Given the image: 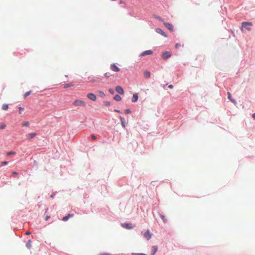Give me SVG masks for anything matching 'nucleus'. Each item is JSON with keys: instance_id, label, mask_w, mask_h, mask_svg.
<instances>
[{"instance_id": "f257e3e1", "label": "nucleus", "mask_w": 255, "mask_h": 255, "mask_svg": "<svg viewBox=\"0 0 255 255\" xmlns=\"http://www.w3.org/2000/svg\"><path fill=\"white\" fill-rule=\"evenodd\" d=\"M253 25V23L251 22H242V30H243V27H244L248 31L251 30V26Z\"/></svg>"}, {"instance_id": "f03ea898", "label": "nucleus", "mask_w": 255, "mask_h": 255, "mask_svg": "<svg viewBox=\"0 0 255 255\" xmlns=\"http://www.w3.org/2000/svg\"><path fill=\"white\" fill-rule=\"evenodd\" d=\"M73 105L75 106L85 107L86 104L85 102L81 100H76L73 103Z\"/></svg>"}, {"instance_id": "7ed1b4c3", "label": "nucleus", "mask_w": 255, "mask_h": 255, "mask_svg": "<svg viewBox=\"0 0 255 255\" xmlns=\"http://www.w3.org/2000/svg\"><path fill=\"white\" fill-rule=\"evenodd\" d=\"M163 24L170 31H173L174 30L173 26L172 24L168 22H164Z\"/></svg>"}, {"instance_id": "20e7f679", "label": "nucleus", "mask_w": 255, "mask_h": 255, "mask_svg": "<svg viewBox=\"0 0 255 255\" xmlns=\"http://www.w3.org/2000/svg\"><path fill=\"white\" fill-rule=\"evenodd\" d=\"M116 91L117 92L119 93L120 94L123 95L124 93V91L122 87L120 86H117L116 87Z\"/></svg>"}, {"instance_id": "39448f33", "label": "nucleus", "mask_w": 255, "mask_h": 255, "mask_svg": "<svg viewBox=\"0 0 255 255\" xmlns=\"http://www.w3.org/2000/svg\"><path fill=\"white\" fill-rule=\"evenodd\" d=\"M87 97L93 101H96V96L93 93H89L87 95Z\"/></svg>"}, {"instance_id": "423d86ee", "label": "nucleus", "mask_w": 255, "mask_h": 255, "mask_svg": "<svg viewBox=\"0 0 255 255\" xmlns=\"http://www.w3.org/2000/svg\"><path fill=\"white\" fill-rule=\"evenodd\" d=\"M171 55V54L169 51H166L164 52L162 54V58L164 59H166L170 57Z\"/></svg>"}, {"instance_id": "0eeeda50", "label": "nucleus", "mask_w": 255, "mask_h": 255, "mask_svg": "<svg viewBox=\"0 0 255 255\" xmlns=\"http://www.w3.org/2000/svg\"><path fill=\"white\" fill-rule=\"evenodd\" d=\"M152 236V234L149 230H147L144 234V237H145L147 240H149Z\"/></svg>"}, {"instance_id": "6e6552de", "label": "nucleus", "mask_w": 255, "mask_h": 255, "mask_svg": "<svg viewBox=\"0 0 255 255\" xmlns=\"http://www.w3.org/2000/svg\"><path fill=\"white\" fill-rule=\"evenodd\" d=\"M111 69L112 71L115 72H118L120 71V68L117 67L115 64H112L111 65Z\"/></svg>"}, {"instance_id": "1a4fd4ad", "label": "nucleus", "mask_w": 255, "mask_h": 255, "mask_svg": "<svg viewBox=\"0 0 255 255\" xmlns=\"http://www.w3.org/2000/svg\"><path fill=\"white\" fill-rule=\"evenodd\" d=\"M156 31L161 35H163V36L166 37L167 36L166 34V33L160 28H157L156 30Z\"/></svg>"}, {"instance_id": "9d476101", "label": "nucleus", "mask_w": 255, "mask_h": 255, "mask_svg": "<svg viewBox=\"0 0 255 255\" xmlns=\"http://www.w3.org/2000/svg\"><path fill=\"white\" fill-rule=\"evenodd\" d=\"M158 248L157 246H153L151 250L150 255H154L155 253L157 252Z\"/></svg>"}, {"instance_id": "9b49d317", "label": "nucleus", "mask_w": 255, "mask_h": 255, "mask_svg": "<svg viewBox=\"0 0 255 255\" xmlns=\"http://www.w3.org/2000/svg\"><path fill=\"white\" fill-rule=\"evenodd\" d=\"M122 226L123 227H124L126 229H132L133 227V226H132V225L131 224L125 223V224H123Z\"/></svg>"}, {"instance_id": "f8f14e48", "label": "nucleus", "mask_w": 255, "mask_h": 255, "mask_svg": "<svg viewBox=\"0 0 255 255\" xmlns=\"http://www.w3.org/2000/svg\"><path fill=\"white\" fill-rule=\"evenodd\" d=\"M73 216H74L73 214H69L67 216L64 217L62 219V220L63 221H66L69 219V218L73 217Z\"/></svg>"}, {"instance_id": "ddd939ff", "label": "nucleus", "mask_w": 255, "mask_h": 255, "mask_svg": "<svg viewBox=\"0 0 255 255\" xmlns=\"http://www.w3.org/2000/svg\"><path fill=\"white\" fill-rule=\"evenodd\" d=\"M36 133H28V134H27L26 136L29 139H31L32 138H33L35 136H36Z\"/></svg>"}, {"instance_id": "4468645a", "label": "nucleus", "mask_w": 255, "mask_h": 255, "mask_svg": "<svg viewBox=\"0 0 255 255\" xmlns=\"http://www.w3.org/2000/svg\"><path fill=\"white\" fill-rule=\"evenodd\" d=\"M138 99V95L137 94H134L132 98V102H135L137 101Z\"/></svg>"}, {"instance_id": "2eb2a0df", "label": "nucleus", "mask_w": 255, "mask_h": 255, "mask_svg": "<svg viewBox=\"0 0 255 255\" xmlns=\"http://www.w3.org/2000/svg\"><path fill=\"white\" fill-rule=\"evenodd\" d=\"M120 120L121 121L122 126L124 128H125L126 127V122H125V119L122 117H120Z\"/></svg>"}, {"instance_id": "dca6fc26", "label": "nucleus", "mask_w": 255, "mask_h": 255, "mask_svg": "<svg viewBox=\"0 0 255 255\" xmlns=\"http://www.w3.org/2000/svg\"><path fill=\"white\" fill-rule=\"evenodd\" d=\"M26 247L28 249H30L31 248V241L30 240H28L26 244Z\"/></svg>"}, {"instance_id": "f3484780", "label": "nucleus", "mask_w": 255, "mask_h": 255, "mask_svg": "<svg viewBox=\"0 0 255 255\" xmlns=\"http://www.w3.org/2000/svg\"><path fill=\"white\" fill-rule=\"evenodd\" d=\"M114 99L116 101H121V100L122 98H121V97L120 95H115V97H114Z\"/></svg>"}, {"instance_id": "a211bd4d", "label": "nucleus", "mask_w": 255, "mask_h": 255, "mask_svg": "<svg viewBox=\"0 0 255 255\" xmlns=\"http://www.w3.org/2000/svg\"><path fill=\"white\" fill-rule=\"evenodd\" d=\"M73 84L72 83H68V84H66L65 85H64V88L65 89H66V88H68L69 87H73Z\"/></svg>"}, {"instance_id": "6ab92c4d", "label": "nucleus", "mask_w": 255, "mask_h": 255, "mask_svg": "<svg viewBox=\"0 0 255 255\" xmlns=\"http://www.w3.org/2000/svg\"><path fill=\"white\" fill-rule=\"evenodd\" d=\"M97 93H98V95H99L100 97H102V98L105 97V96H106V95H105V93H104L103 92L101 91H98V92H97Z\"/></svg>"}, {"instance_id": "aec40b11", "label": "nucleus", "mask_w": 255, "mask_h": 255, "mask_svg": "<svg viewBox=\"0 0 255 255\" xmlns=\"http://www.w3.org/2000/svg\"><path fill=\"white\" fill-rule=\"evenodd\" d=\"M8 108V105L7 104H3L2 106V109L3 110H6Z\"/></svg>"}, {"instance_id": "412c9836", "label": "nucleus", "mask_w": 255, "mask_h": 255, "mask_svg": "<svg viewBox=\"0 0 255 255\" xmlns=\"http://www.w3.org/2000/svg\"><path fill=\"white\" fill-rule=\"evenodd\" d=\"M6 127V125L4 123H0V129H4Z\"/></svg>"}, {"instance_id": "4be33fe9", "label": "nucleus", "mask_w": 255, "mask_h": 255, "mask_svg": "<svg viewBox=\"0 0 255 255\" xmlns=\"http://www.w3.org/2000/svg\"><path fill=\"white\" fill-rule=\"evenodd\" d=\"M29 123L28 122H24L22 124V127H29Z\"/></svg>"}, {"instance_id": "5701e85b", "label": "nucleus", "mask_w": 255, "mask_h": 255, "mask_svg": "<svg viewBox=\"0 0 255 255\" xmlns=\"http://www.w3.org/2000/svg\"><path fill=\"white\" fill-rule=\"evenodd\" d=\"M228 96L229 99H230L232 102H233L234 103L235 102V101L232 99L231 94V93L230 92L228 93Z\"/></svg>"}, {"instance_id": "b1692460", "label": "nucleus", "mask_w": 255, "mask_h": 255, "mask_svg": "<svg viewBox=\"0 0 255 255\" xmlns=\"http://www.w3.org/2000/svg\"><path fill=\"white\" fill-rule=\"evenodd\" d=\"M184 46V44L181 43H176L175 45V48H178L179 47Z\"/></svg>"}, {"instance_id": "393cba45", "label": "nucleus", "mask_w": 255, "mask_h": 255, "mask_svg": "<svg viewBox=\"0 0 255 255\" xmlns=\"http://www.w3.org/2000/svg\"><path fill=\"white\" fill-rule=\"evenodd\" d=\"M150 75L149 72H144V77L149 78L150 77Z\"/></svg>"}, {"instance_id": "a878e982", "label": "nucleus", "mask_w": 255, "mask_h": 255, "mask_svg": "<svg viewBox=\"0 0 255 255\" xmlns=\"http://www.w3.org/2000/svg\"><path fill=\"white\" fill-rule=\"evenodd\" d=\"M160 216L161 218L162 219V220L164 222V223H166L167 222V220H166V219L165 218V217L164 215H160Z\"/></svg>"}, {"instance_id": "bb28decb", "label": "nucleus", "mask_w": 255, "mask_h": 255, "mask_svg": "<svg viewBox=\"0 0 255 255\" xmlns=\"http://www.w3.org/2000/svg\"><path fill=\"white\" fill-rule=\"evenodd\" d=\"M30 94H31V92H30V91H28V92H26V93L24 94V98H26L28 96H29Z\"/></svg>"}, {"instance_id": "cd10ccee", "label": "nucleus", "mask_w": 255, "mask_h": 255, "mask_svg": "<svg viewBox=\"0 0 255 255\" xmlns=\"http://www.w3.org/2000/svg\"><path fill=\"white\" fill-rule=\"evenodd\" d=\"M152 53V51L151 50H147L144 51V55H149Z\"/></svg>"}, {"instance_id": "c85d7f7f", "label": "nucleus", "mask_w": 255, "mask_h": 255, "mask_svg": "<svg viewBox=\"0 0 255 255\" xmlns=\"http://www.w3.org/2000/svg\"><path fill=\"white\" fill-rule=\"evenodd\" d=\"M24 109L21 107H19V114H21L22 112L23 111Z\"/></svg>"}, {"instance_id": "c756f323", "label": "nucleus", "mask_w": 255, "mask_h": 255, "mask_svg": "<svg viewBox=\"0 0 255 255\" xmlns=\"http://www.w3.org/2000/svg\"><path fill=\"white\" fill-rule=\"evenodd\" d=\"M15 153L13 151H9L7 153V155L9 156L10 155H13V154H15Z\"/></svg>"}, {"instance_id": "7c9ffc66", "label": "nucleus", "mask_w": 255, "mask_h": 255, "mask_svg": "<svg viewBox=\"0 0 255 255\" xmlns=\"http://www.w3.org/2000/svg\"><path fill=\"white\" fill-rule=\"evenodd\" d=\"M104 104L105 106H110V102L108 101L104 102Z\"/></svg>"}, {"instance_id": "2f4dec72", "label": "nucleus", "mask_w": 255, "mask_h": 255, "mask_svg": "<svg viewBox=\"0 0 255 255\" xmlns=\"http://www.w3.org/2000/svg\"><path fill=\"white\" fill-rule=\"evenodd\" d=\"M96 138H97V137L95 135H94V134L91 135V139L92 140H95V139H96Z\"/></svg>"}, {"instance_id": "473e14b6", "label": "nucleus", "mask_w": 255, "mask_h": 255, "mask_svg": "<svg viewBox=\"0 0 255 255\" xmlns=\"http://www.w3.org/2000/svg\"><path fill=\"white\" fill-rule=\"evenodd\" d=\"M109 92H110L111 94H114V90H113V89H110L109 90Z\"/></svg>"}, {"instance_id": "72a5a7b5", "label": "nucleus", "mask_w": 255, "mask_h": 255, "mask_svg": "<svg viewBox=\"0 0 255 255\" xmlns=\"http://www.w3.org/2000/svg\"><path fill=\"white\" fill-rule=\"evenodd\" d=\"M7 164V161H3L1 163V165H6Z\"/></svg>"}, {"instance_id": "f704fd0d", "label": "nucleus", "mask_w": 255, "mask_h": 255, "mask_svg": "<svg viewBox=\"0 0 255 255\" xmlns=\"http://www.w3.org/2000/svg\"><path fill=\"white\" fill-rule=\"evenodd\" d=\"M132 255H143V254H142V253H140V254H138V253H132Z\"/></svg>"}, {"instance_id": "c9c22d12", "label": "nucleus", "mask_w": 255, "mask_h": 255, "mask_svg": "<svg viewBox=\"0 0 255 255\" xmlns=\"http://www.w3.org/2000/svg\"><path fill=\"white\" fill-rule=\"evenodd\" d=\"M130 112H130V110H129V109H127V110L125 111V113H126V114H129V113H130Z\"/></svg>"}, {"instance_id": "e433bc0d", "label": "nucleus", "mask_w": 255, "mask_h": 255, "mask_svg": "<svg viewBox=\"0 0 255 255\" xmlns=\"http://www.w3.org/2000/svg\"><path fill=\"white\" fill-rule=\"evenodd\" d=\"M50 218V217L49 216H46L45 219L46 221H47Z\"/></svg>"}, {"instance_id": "4c0bfd02", "label": "nucleus", "mask_w": 255, "mask_h": 255, "mask_svg": "<svg viewBox=\"0 0 255 255\" xmlns=\"http://www.w3.org/2000/svg\"><path fill=\"white\" fill-rule=\"evenodd\" d=\"M30 234H31V233H30V232H29V231H27V232L25 233V234H26V235H30Z\"/></svg>"}, {"instance_id": "58836bf2", "label": "nucleus", "mask_w": 255, "mask_h": 255, "mask_svg": "<svg viewBox=\"0 0 255 255\" xmlns=\"http://www.w3.org/2000/svg\"><path fill=\"white\" fill-rule=\"evenodd\" d=\"M168 87L170 89H172L173 88V85H169Z\"/></svg>"}, {"instance_id": "ea45409f", "label": "nucleus", "mask_w": 255, "mask_h": 255, "mask_svg": "<svg viewBox=\"0 0 255 255\" xmlns=\"http://www.w3.org/2000/svg\"><path fill=\"white\" fill-rule=\"evenodd\" d=\"M101 255H110V254L106 253V254H102Z\"/></svg>"}, {"instance_id": "a19ab883", "label": "nucleus", "mask_w": 255, "mask_h": 255, "mask_svg": "<svg viewBox=\"0 0 255 255\" xmlns=\"http://www.w3.org/2000/svg\"><path fill=\"white\" fill-rule=\"evenodd\" d=\"M253 118L255 120V113H254L253 116H252Z\"/></svg>"}, {"instance_id": "79ce46f5", "label": "nucleus", "mask_w": 255, "mask_h": 255, "mask_svg": "<svg viewBox=\"0 0 255 255\" xmlns=\"http://www.w3.org/2000/svg\"><path fill=\"white\" fill-rule=\"evenodd\" d=\"M105 76L106 77H108V73H106L105 74Z\"/></svg>"}, {"instance_id": "37998d69", "label": "nucleus", "mask_w": 255, "mask_h": 255, "mask_svg": "<svg viewBox=\"0 0 255 255\" xmlns=\"http://www.w3.org/2000/svg\"><path fill=\"white\" fill-rule=\"evenodd\" d=\"M115 112H118V113H120V111L119 110H115Z\"/></svg>"}, {"instance_id": "c03bdc74", "label": "nucleus", "mask_w": 255, "mask_h": 255, "mask_svg": "<svg viewBox=\"0 0 255 255\" xmlns=\"http://www.w3.org/2000/svg\"><path fill=\"white\" fill-rule=\"evenodd\" d=\"M12 174H14V175H16L17 173V172H13L12 173Z\"/></svg>"}, {"instance_id": "a18cd8bd", "label": "nucleus", "mask_w": 255, "mask_h": 255, "mask_svg": "<svg viewBox=\"0 0 255 255\" xmlns=\"http://www.w3.org/2000/svg\"><path fill=\"white\" fill-rule=\"evenodd\" d=\"M143 53H142L140 54V56H143Z\"/></svg>"}, {"instance_id": "49530a36", "label": "nucleus", "mask_w": 255, "mask_h": 255, "mask_svg": "<svg viewBox=\"0 0 255 255\" xmlns=\"http://www.w3.org/2000/svg\"><path fill=\"white\" fill-rule=\"evenodd\" d=\"M123 3V1L122 0H120V3Z\"/></svg>"}, {"instance_id": "de8ad7c7", "label": "nucleus", "mask_w": 255, "mask_h": 255, "mask_svg": "<svg viewBox=\"0 0 255 255\" xmlns=\"http://www.w3.org/2000/svg\"><path fill=\"white\" fill-rule=\"evenodd\" d=\"M144 255H145V254H144Z\"/></svg>"}]
</instances>
